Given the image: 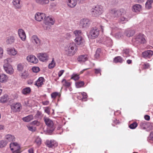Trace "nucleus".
Listing matches in <instances>:
<instances>
[{"mask_svg": "<svg viewBox=\"0 0 153 153\" xmlns=\"http://www.w3.org/2000/svg\"><path fill=\"white\" fill-rule=\"evenodd\" d=\"M75 42L76 45H83L84 43V40L82 37H76Z\"/></svg>", "mask_w": 153, "mask_h": 153, "instance_id": "obj_16", "label": "nucleus"}, {"mask_svg": "<svg viewBox=\"0 0 153 153\" xmlns=\"http://www.w3.org/2000/svg\"><path fill=\"white\" fill-rule=\"evenodd\" d=\"M67 3L68 6L71 8L74 7L76 4V0H67Z\"/></svg>", "mask_w": 153, "mask_h": 153, "instance_id": "obj_18", "label": "nucleus"}, {"mask_svg": "<svg viewBox=\"0 0 153 153\" xmlns=\"http://www.w3.org/2000/svg\"><path fill=\"white\" fill-rule=\"evenodd\" d=\"M34 142L37 146H39L42 144V140L39 137L36 136L35 137Z\"/></svg>", "mask_w": 153, "mask_h": 153, "instance_id": "obj_31", "label": "nucleus"}, {"mask_svg": "<svg viewBox=\"0 0 153 153\" xmlns=\"http://www.w3.org/2000/svg\"><path fill=\"white\" fill-rule=\"evenodd\" d=\"M146 122H141L140 124V127L143 129H145L146 128Z\"/></svg>", "mask_w": 153, "mask_h": 153, "instance_id": "obj_51", "label": "nucleus"}, {"mask_svg": "<svg viewBox=\"0 0 153 153\" xmlns=\"http://www.w3.org/2000/svg\"><path fill=\"white\" fill-rule=\"evenodd\" d=\"M31 91V89L29 87H27L24 88L22 91V93L24 95H27L29 94Z\"/></svg>", "mask_w": 153, "mask_h": 153, "instance_id": "obj_29", "label": "nucleus"}, {"mask_svg": "<svg viewBox=\"0 0 153 153\" xmlns=\"http://www.w3.org/2000/svg\"><path fill=\"white\" fill-rule=\"evenodd\" d=\"M4 50L2 48L0 47V59H1L3 56Z\"/></svg>", "mask_w": 153, "mask_h": 153, "instance_id": "obj_53", "label": "nucleus"}, {"mask_svg": "<svg viewBox=\"0 0 153 153\" xmlns=\"http://www.w3.org/2000/svg\"><path fill=\"white\" fill-rule=\"evenodd\" d=\"M45 113H47L48 114L50 113V111L49 108L48 107L46 108L45 110Z\"/></svg>", "mask_w": 153, "mask_h": 153, "instance_id": "obj_60", "label": "nucleus"}, {"mask_svg": "<svg viewBox=\"0 0 153 153\" xmlns=\"http://www.w3.org/2000/svg\"><path fill=\"white\" fill-rule=\"evenodd\" d=\"M5 138L9 141H13L14 140V137L11 134H7L5 136Z\"/></svg>", "mask_w": 153, "mask_h": 153, "instance_id": "obj_37", "label": "nucleus"}, {"mask_svg": "<svg viewBox=\"0 0 153 153\" xmlns=\"http://www.w3.org/2000/svg\"><path fill=\"white\" fill-rule=\"evenodd\" d=\"M132 41L135 45L144 43L146 41L145 36L143 34H139L134 37L132 39Z\"/></svg>", "mask_w": 153, "mask_h": 153, "instance_id": "obj_3", "label": "nucleus"}, {"mask_svg": "<svg viewBox=\"0 0 153 153\" xmlns=\"http://www.w3.org/2000/svg\"><path fill=\"white\" fill-rule=\"evenodd\" d=\"M7 143V141L5 140H1L0 141V148H2L4 147Z\"/></svg>", "mask_w": 153, "mask_h": 153, "instance_id": "obj_40", "label": "nucleus"}, {"mask_svg": "<svg viewBox=\"0 0 153 153\" xmlns=\"http://www.w3.org/2000/svg\"><path fill=\"white\" fill-rule=\"evenodd\" d=\"M21 77L25 79L27 78L28 75L27 72L26 71H24L23 73H21L20 74Z\"/></svg>", "mask_w": 153, "mask_h": 153, "instance_id": "obj_44", "label": "nucleus"}, {"mask_svg": "<svg viewBox=\"0 0 153 153\" xmlns=\"http://www.w3.org/2000/svg\"><path fill=\"white\" fill-rule=\"evenodd\" d=\"M95 71L94 73L96 74H97L99 73L100 74V75H101V70L100 68L99 69H94Z\"/></svg>", "mask_w": 153, "mask_h": 153, "instance_id": "obj_55", "label": "nucleus"}, {"mask_svg": "<svg viewBox=\"0 0 153 153\" xmlns=\"http://www.w3.org/2000/svg\"><path fill=\"white\" fill-rule=\"evenodd\" d=\"M32 70L33 72L37 73L40 71V69L38 67H34L32 68Z\"/></svg>", "mask_w": 153, "mask_h": 153, "instance_id": "obj_52", "label": "nucleus"}, {"mask_svg": "<svg viewBox=\"0 0 153 153\" xmlns=\"http://www.w3.org/2000/svg\"><path fill=\"white\" fill-rule=\"evenodd\" d=\"M153 2V0H148L145 4L146 7L148 9H150L151 7V4Z\"/></svg>", "mask_w": 153, "mask_h": 153, "instance_id": "obj_35", "label": "nucleus"}, {"mask_svg": "<svg viewBox=\"0 0 153 153\" xmlns=\"http://www.w3.org/2000/svg\"><path fill=\"white\" fill-rule=\"evenodd\" d=\"M30 41L37 47H39L41 45V41L36 35L33 36L31 38Z\"/></svg>", "mask_w": 153, "mask_h": 153, "instance_id": "obj_7", "label": "nucleus"}, {"mask_svg": "<svg viewBox=\"0 0 153 153\" xmlns=\"http://www.w3.org/2000/svg\"><path fill=\"white\" fill-rule=\"evenodd\" d=\"M120 22L122 23H125L126 22L128 21V19L127 18H126L125 16H121L120 18Z\"/></svg>", "mask_w": 153, "mask_h": 153, "instance_id": "obj_41", "label": "nucleus"}, {"mask_svg": "<svg viewBox=\"0 0 153 153\" xmlns=\"http://www.w3.org/2000/svg\"><path fill=\"white\" fill-rule=\"evenodd\" d=\"M144 118L147 120H149L150 119V117L148 115H146L145 116Z\"/></svg>", "mask_w": 153, "mask_h": 153, "instance_id": "obj_63", "label": "nucleus"}, {"mask_svg": "<svg viewBox=\"0 0 153 153\" xmlns=\"http://www.w3.org/2000/svg\"><path fill=\"white\" fill-rule=\"evenodd\" d=\"M103 7L101 5H97L91 10L92 16L94 17H97L102 14L104 12Z\"/></svg>", "mask_w": 153, "mask_h": 153, "instance_id": "obj_2", "label": "nucleus"}, {"mask_svg": "<svg viewBox=\"0 0 153 153\" xmlns=\"http://www.w3.org/2000/svg\"><path fill=\"white\" fill-rule=\"evenodd\" d=\"M80 22L82 27L83 28H87L91 24L90 20L87 19H84L81 20Z\"/></svg>", "mask_w": 153, "mask_h": 153, "instance_id": "obj_12", "label": "nucleus"}, {"mask_svg": "<svg viewBox=\"0 0 153 153\" xmlns=\"http://www.w3.org/2000/svg\"><path fill=\"white\" fill-rule=\"evenodd\" d=\"M64 72V70H61L58 73V76L59 77H60L63 74Z\"/></svg>", "mask_w": 153, "mask_h": 153, "instance_id": "obj_59", "label": "nucleus"}, {"mask_svg": "<svg viewBox=\"0 0 153 153\" xmlns=\"http://www.w3.org/2000/svg\"><path fill=\"white\" fill-rule=\"evenodd\" d=\"M137 126V124L136 122H134L129 126V127L132 129L135 128Z\"/></svg>", "mask_w": 153, "mask_h": 153, "instance_id": "obj_48", "label": "nucleus"}, {"mask_svg": "<svg viewBox=\"0 0 153 153\" xmlns=\"http://www.w3.org/2000/svg\"><path fill=\"white\" fill-rule=\"evenodd\" d=\"M15 40L14 37L13 36H10L6 38V42L8 44H11L14 43Z\"/></svg>", "mask_w": 153, "mask_h": 153, "instance_id": "obj_21", "label": "nucleus"}, {"mask_svg": "<svg viewBox=\"0 0 153 153\" xmlns=\"http://www.w3.org/2000/svg\"><path fill=\"white\" fill-rule=\"evenodd\" d=\"M31 124L38 126L40 124V123L37 120H35L31 122Z\"/></svg>", "mask_w": 153, "mask_h": 153, "instance_id": "obj_56", "label": "nucleus"}, {"mask_svg": "<svg viewBox=\"0 0 153 153\" xmlns=\"http://www.w3.org/2000/svg\"><path fill=\"white\" fill-rule=\"evenodd\" d=\"M28 152L29 153H34L33 148H30L28 150Z\"/></svg>", "mask_w": 153, "mask_h": 153, "instance_id": "obj_61", "label": "nucleus"}, {"mask_svg": "<svg viewBox=\"0 0 153 153\" xmlns=\"http://www.w3.org/2000/svg\"><path fill=\"white\" fill-rule=\"evenodd\" d=\"M21 107V104L19 103H17L16 104L11 105V108L14 112L19 111Z\"/></svg>", "mask_w": 153, "mask_h": 153, "instance_id": "obj_14", "label": "nucleus"}, {"mask_svg": "<svg viewBox=\"0 0 153 153\" xmlns=\"http://www.w3.org/2000/svg\"><path fill=\"white\" fill-rule=\"evenodd\" d=\"M9 51L10 54L14 56L16 55L17 53V51L14 48L10 49Z\"/></svg>", "mask_w": 153, "mask_h": 153, "instance_id": "obj_46", "label": "nucleus"}, {"mask_svg": "<svg viewBox=\"0 0 153 153\" xmlns=\"http://www.w3.org/2000/svg\"><path fill=\"white\" fill-rule=\"evenodd\" d=\"M88 57L87 55H83L79 56L77 60L80 62H83L87 60Z\"/></svg>", "mask_w": 153, "mask_h": 153, "instance_id": "obj_22", "label": "nucleus"}, {"mask_svg": "<svg viewBox=\"0 0 153 153\" xmlns=\"http://www.w3.org/2000/svg\"><path fill=\"white\" fill-rule=\"evenodd\" d=\"M10 60V58H7L4 60V64L3 65V67L4 71L7 73L11 74L13 73L14 70L12 66L9 64Z\"/></svg>", "mask_w": 153, "mask_h": 153, "instance_id": "obj_4", "label": "nucleus"}, {"mask_svg": "<svg viewBox=\"0 0 153 153\" xmlns=\"http://www.w3.org/2000/svg\"><path fill=\"white\" fill-rule=\"evenodd\" d=\"M37 57L40 61L43 62L47 61L49 58L48 55L46 53H38Z\"/></svg>", "mask_w": 153, "mask_h": 153, "instance_id": "obj_9", "label": "nucleus"}, {"mask_svg": "<svg viewBox=\"0 0 153 153\" xmlns=\"http://www.w3.org/2000/svg\"><path fill=\"white\" fill-rule=\"evenodd\" d=\"M99 34V30L96 27L93 28L89 32V36L92 39L97 37Z\"/></svg>", "mask_w": 153, "mask_h": 153, "instance_id": "obj_5", "label": "nucleus"}, {"mask_svg": "<svg viewBox=\"0 0 153 153\" xmlns=\"http://www.w3.org/2000/svg\"><path fill=\"white\" fill-rule=\"evenodd\" d=\"M79 78V75L77 74H73L71 76V79L76 81L78 80Z\"/></svg>", "mask_w": 153, "mask_h": 153, "instance_id": "obj_47", "label": "nucleus"}, {"mask_svg": "<svg viewBox=\"0 0 153 153\" xmlns=\"http://www.w3.org/2000/svg\"><path fill=\"white\" fill-rule=\"evenodd\" d=\"M84 85V82L82 81H80L76 83V85L77 88H80L82 87Z\"/></svg>", "mask_w": 153, "mask_h": 153, "instance_id": "obj_45", "label": "nucleus"}, {"mask_svg": "<svg viewBox=\"0 0 153 153\" xmlns=\"http://www.w3.org/2000/svg\"><path fill=\"white\" fill-rule=\"evenodd\" d=\"M130 50L128 49H125L123 50V56L125 57H127L129 56V53Z\"/></svg>", "mask_w": 153, "mask_h": 153, "instance_id": "obj_38", "label": "nucleus"}, {"mask_svg": "<svg viewBox=\"0 0 153 153\" xmlns=\"http://www.w3.org/2000/svg\"><path fill=\"white\" fill-rule=\"evenodd\" d=\"M7 78V76L4 74H2L0 75V82H5Z\"/></svg>", "mask_w": 153, "mask_h": 153, "instance_id": "obj_32", "label": "nucleus"}, {"mask_svg": "<svg viewBox=\"0 0 153 153\" xmlns=\"http://www.w3.org/2000/svg\"><path fill=\"white\" fill-rule=\"evenodd\" d=\"M82 96V100L83 101H86L87 98V95L86 93L83 92L81 93Z\"/></svg>", "mask_w": 153, "mask_h": 153, "instance_id": "obj_50", "label": "nucleus"}, {"mask_svg": "<svg viewBox=\"0 0 153 153\" xmlns=\"http://www.w3.org/2000/svg\"><path fill=\"white\" fill-rule=\"evenodd\" d=\"M123 60V59L120 56H118L115 57L114 59V62L115 63L119 62L120 63H122Z\"/></svg>", "mask_w": 153, "mask_h": 153, "instance_id": "obj_33", "label": "nucleus"}, {"mask_svg": "<svg viewBox=\"0 0 153 153\" xmlns=\"http://www.w3.org/2000/svg\"><path fill=\"white\" fill-rule=\"evenodd\" d=\"M111 13L114 17H118L121 15V12L119 10H112Z\"/></svg>", "mask_w": 153, "mask_h": 153, "instance_id": "obj_25", "label": "nucleus"}, {"mask_svg": "<svg viewBox=\"0 0 153 153\" xmlns=\"http://www.w3.org/2000/svg\"><path fill=\"white\" fill-rule=\"evenodd\" d=\"M126 35L128 37L132 36L135 33V31L130 29H128L127 30L126 32Z\"/></svg>", "mask_w": 153, "mask_h": 153, "instance_id": "obj_27", "label": "nucleus"}, {"mask_svg": "<svg viewBox=\"0 0 153 153\" xmlns=\"http://www.w3.org/2000/svg\"><path fill=\"white\" fill-rule=\"evenodd\" d=\"M38 4L42 5L48 4L49 2L48 0H35Z\"/></svg>", "mask_w": 153, "mask_h": 153, "instance_id": "obj_30", "label": "nucleus"}, {"mask_svg": "<svg viewBox=\"0 0 153 153\" xmlns=\"http://www.w3.org/2000/svg\"><path fill=\"white\" fill-rule=\"evenodd\" d=\"M58 93L56 92H55L51 94V97L52 98H55L58 96Z\"/></svg>", "mask_w": 153, "mask_h": 153, "instance_id": "obj_54", "label": "nucleus"}, {"mask_svg": "<svg viewBox=\"0 0 153 153\" xmlns=\"http://www.w3.org/2000/svg\"><path fill=\"white\" fill-rule=\"evenodd\" d=\"M141 6L139 4H136L132 6L133 11L136 12H139L141 10Z\"/></svg>", "mask_w": 153, "mask_h": 153, "instance_id": "obj_20", "label": "nucleus"}, {"mask_svg": "<svg viewBox=\"0 0 153 153\" xmlns=\"http://www.w3.org/2000/svg\"><path fill=\"white\" fill-rule=\"evenodd\" d=\"M20 39L24 41L26 39V36L24 30L22 29H19L18 31Z\"/></svg>", "mask_w": 153, "mask_h": 153, "instance_id": "obj_17", "label": "nucleus"}, {"mask_svg": "<svg viewBox=\"0 0 153 153\" xmlns=\"http://www.w3.org/2000/svg\"><path fill=\"white\" fill-rule=\"evenodd\" d=\"M27 59L28 61L34 63H36L38 62L37 58L33 55H30L27 56Z\"/></svg>", "mask_w": 153, "mask_h": 153, "instance_id": "obj_15", "label": "nucleus"}, {"mask_svg": "<svg viewBox=\"0 0 153 153\" xmlns=\"http://www.w3.org/2000/svg\"><path fill=\"white\" fill-rule=\"evenodd\" d=\"M8 96L7 94H5L1 96L0 98V102L2 103H5L9 100Z\"/></svg>", "mask_w": 153, "mask_h": 153, "instance_id": "obj_24", "label": "nucleus"}, {"mask_svg": "<svg viewBox=\"0 0 153 153\" xmlns=\"http://www.w3.org/2000/svg\"><path fill=\"white\" fill-rule=\"evenodd\" d=\"M75 47V44L74 42H71L68 44L65 47V54L70 56H73L76 51Z\"/></svg>", "mask_w": 153, "mask_h": 153, "instance_id": "obj_1", "label": "nucleus"}, {"mask_svg": "<svg viewBox=\"0 0 153 153\" xmlns=\"http://www.w3.org/2000/svg\"><path fill=\"white\" fill-rule=\"evenodd\" d=\"M56 65V62L54 61V59H52V60L51 63L48 65V68L50 69H51L53 68Z\"/></svg>", "mask_w": 153, "mask_h": 153, "instance_id": "obj_42", "label": "nucleus"}, {"mask_svg": "<svg viewBox=\"0 0 153 153\" xmlns=\"http://www.w3.org/2000/svg\"><path fill=\"white\" fill-rule=\"evenodd\" d=\"M46 14L45 13H37L35 15V20L38 21H41L45 19Z\"/></svg>", "mask_w": 153, "mask_h": 153, "instance_id": "obj_13", "label": "nucleus"}, {"mask_svg": "<svg viewBox=\"0 0 153 153\" xmlns=\"http://www.w3.org/2000/svg\"><path fill=\"white\" fill-rule=\"evenodd\" d=\"M33 119V117L32 115H30L22 118L23 120L26 122H28Z\"/></svg>", "mask_w": 153, "mask_h": 153, "instance_id": "obj_28", "label": "nucleus"}, {"mask_svg": "<svg viewBox=\"0 0 153 153\" xmlns=\"http://www.w3.org/2000/svg\"><path fill=\"white\" fill-rule=\"evenodd\" d=\"M153 54V51L151 50L145 51L142 53L143 57L146 58H150L152 56Z\"/></svg>", "mask_w": 153, "mask_h": 153, "instance_id": "obj_19", "label": "nucleus"}, {"mask_svg": "<svg viewBox=\"0 0 153 153\" xmlns=\"http://www.w3.org/2000/svg\"><path fill=\"white\" fill-rule=\"evenodd\" d=\"M13 3L15 8L19 9L20 8L21 6L20 0H13Z\"/></svg>", "mask_w": 153, "mask_h": 153, "instance_id": "obj_26", "label": "nucleus"}, {"mask_svg": "<svg viewBox=\"0 0 153 153\" xmlns=\"http://www.w3.org/2000/svg\"><path fill=\"white\" fill-rule=\"evenodd\" d=\"M101 50L100 48H98L96 50V53L95 54V57L96 58H98L100 56V53Z\"/></svg>", "mask_w": 153, "mask_h": 153, "instance_id": "obj_49", "label": "nucleus"}, {"mask_svg": "<svg viewBox=\"0 0 153 153\" xmlns=\"http://www.w3.org/2000/svg\"><path fill=\"white\" fill-rule=\"evenodd\" d=\"M44 80V78H43L42 77H39L36 81L35 85L37 86L38 87L41 86L43 84Z\"/></svg>", "mask_w": 153, "mask_h": 153, "instance_id": "obj_23", "label": "nucleus"}, {"mask_svg": "<svg viewBox=\"0 0 153 153\" xmlns=\"http://www.w3.org/2000/svg\"><path fill=\"white\" fill-rule=\"evenodd\" d=\"M49 103V102L47 101L42 102L43 104L44 105H47Z\"/></svg>", "mask_w": 153, "mask_h": 153, "instance_id": "obj_64", "label": "nucleus"}, {"mask_svg": "<svg viewBox=\"0 0 153 153\" xmlns=\"http://www.w3.org/2000/svg\"><path fill=\"white\" fill-rule=\"evenodd\" d=\"M149 138L153 140V131H152L150 134Z\"/></svg>", "mask_w": 153, "mask_h": 153, "instance_id": "obj_62", "label": "nucleus"}, {"mask_svg": "<svg viewBox=\"0 0 153 153\" xmlns=\"http://www.w3.org/2000/svg\"><path fill=\"white\" fill-rule=\"evenodd\" d=\"M45 122L48 127L50 128H51V131H53L54 130V124L53 121L46 117H45L44 118Z\"/></svg>", "mask_w": 153, "mask_h": 153, "instance_id": "obj_6", "label": "nucleus"}, {"mask_svg": "<svg viewBox=\"0 0 153 153\" xmlns=\"http://www.w3.org/2000/svg\"><path fill=\"white\" fill-rule=\"evenodd\" d=\"M62 83L63 85L66 88L69 87L71 85V83L66 81L65 79H63L62 81Z\"/></svg>", "mask_w": 153, "mask_h": 153, "instance_id": "obj_34", "label": "nucleus"}, {"mask_svg": "<svg viewBox=\"0 0 153 153\" xmlns=\"http://www.w3.org/2000/svg\"><path fill=\"white\" fill-rule=\"evenodd\" d=\"M10 147L12 151L14 153H20V148L19 145L16 143H13L10 144Z\"/></svg>", "mask_w": 153, "mask_h": 153, "instance_id": "obj_8", "label": "nucleus"}, {"mask_svg": "<svg viewBox=\"0 0 153 153\" xmlns=\"http://www.w3.org/2000/svg\"><path fill=\"white\" fill-rule=\"evenodd\" d=\"M44 23L46 25H51L54 24V21L51 16L46 17V16L44 19Z\"/></svg>", "mask_w": 153, "mask_h": 153, "instance_id": "obj_11", "label": "nucleus"}, {"mask_svg": "<svg viewBox=\"0 0 153 153\" xmlns=\"http://www.w3.org/2000/svg\"><path fill=\"white\" fill-rule=\"evenodd\" d=\"M24 64L23 63H19L17 66V69L18 71H22L24 67Z\"/></svg>", "mask_w": 153, "mask_h": 153, "instance_id": "obj_43", "label": "nucleus"}, {"mask_svg": "<svg viewBox=\"0 0 153 153\" xmlns=\"http://www.w3.org/2000/svg\"><path fill=\"white\" fill-rule=\"evenodd\" d=\"M149 64L148 63H145L143 65V68L144 69L148 68L149 67Z\"/></svg>", "mask_w": 153, "mask_h": 153, "instance_id": "obj_57", "label": "nucleus"}, {"mask_svg": "<svg viewBox=\"0 0 153 153\" xmlns=\"http://www.w3.org/2000/svg\"><path fill=\"white\" fill-rule=\"evenodd\" d=\"M74 33L76 37H82V33L81 30H76L74 32Z\"/></svg>", "mask_w": 153, "mask_h": 153, "instance_id": "obj_39", "label": "nucleus"}, {"mask_svg": "<svg viewBox=\"0 0 153 153\" xmlns=\"http://www.w3.org/2000/svg\"><path fill=\"white\" fill-rule=\"evenodd\" d=\"M105 43L107 46H111L112 44L111 39L110 38H107L106 40L105 41Z\"/></svg>", "mask_w": 153, "mask_h": 153, "instance_id": "obj_36", "label": "nucleus"}, {"mask_svg": "<svg viewBox=\"0 0 153 153\" xmlns=\"http://www.w3.org/2000/svg\"><path fill=\"white\" fill-rule=\"evenodd\" d=\"M45 144L47 146L51 148H53L57 146L56 142L53 140H47L45 142Z\"/></svg>", "mask_w": 153, "mask_h": 153, "instance_id": "obj_10", "label": "nucleus"}, {"mask_svg": "<svg viewBox=\"0 0 153 153\" xmlns=\"http://www.w3.org/2000/svg\"><path fill=\"white\" fill-rule=\"evenodd\" d=\"M42 113L40 111H38L36 114L35 115L36 117H40V116H41Z\"/></svg>", "mask_w": 153, "mask_h": 153, "instance_id": "obj_58", "label": "nucleus"}]
</instances>
